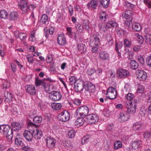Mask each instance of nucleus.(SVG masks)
<instances>
[{"instance_id": "f257e3e1", "label": "nucleus", "mask_w": 151, "mask_h": 151, "mask_svg": "<svg viewBox=\"0 0 151 151\" xmlns=\"http://www.w3.org/2000/svg\"><path fill=\"white\" fill-rule=\"evenodd\" d=\"M133 12L131 10H128L124 11L122 14L123 19L126 20L125 21V24L128 27H129L132 23Z\"/></svg>"}, {"instance_id": "f03ea898", "label": "nucleus", "mask_w": 151, "mask_h": 151, "mask_svg": "<svg viewBox=\"0 0 151 151\" xmlns=\"http://www.w3.org/2000/svg\"><path fill=\"white\" fill-rule=\"evenodd\" d=\"M34 124L32 122H29L28 124V128L29 130L25 131L23 135L26 139L28 141H31L33 137L32 126Z\"/></svg>"}, {"instance_id": "7ed1b4c3", "label": "nucleus", "mask_w": 151, "mask_h": 151, "mask_svg": "<svg viewBox=\"0 0 151 151\" xmlns=\"http://www.w3.org/2000/svg\"><path fill=\"white\" fill-rule=\"evenodd\" d=\"M89 111V108L86 106H83L78 108L76 110V115L82 117H85L88 114Z\"/></svg>"}, {"instance_id": "20e7f679", "label": "nucleus", "mask_w": 151, "mask_h": 151, "mask_svg": "<svg viewBox=\"0 0 151 151\" xmlns=\"http://www.w3.org/2000/svg\"><path fill=\"white\" fill-rule=\"evenodd\" d=\"M106 97L110 99H114L117 97L116 90L113 87H109L106 94Z\"/></svg>"}, {"instance_id": "39448f33", "label": "nucleus", "mask_w": 151, "mask_h": 151, "mask_svg": "<svg viewBox=\"0 0 151 151\" xmlns=\"http://www.w3.org/2000/svg\"><path fill=\"white\" fill-rule=\"evenodd\" d=\"M62 95L59 92L56 91H52L50 94L49 97L53 101H57L60 100Z\"/></svg>"}, {"instance_id": "423d86ee", "label": "nucleus", "mask_w": 151, "mask_h": 151, "mask_svg": "<svg viewBox=\"0 0 151 151\" xmlns=\"http://www.w3.org/2000/svg\"><path fill=\"white\" fill-rule=\"evenodd\" d=\"M117 25V23L113 21H110L109 22L105 27L104 26H101L99 25V28L100 31L102 32H105L106 31L107 28L115 27Z\"/></svg>"}, {"instance_id": "0eeeda50", "label": "nucleus", "mask_w": 151, "mask_h": 151, "mask_svg": "<svg viewBox=\"0 0 151 151\" xmlns=\"http://www.w3.org/2000/svg\"><path fill=\"white\" fill-rule=\"evenodd\" d=\"M84 87V82L80 79H78L76 80L74 84V88L76 92L83 91V88Z\"/></svg>"}, {"instance_id": "6e6552de", "label": "nucleus", "mask_w": 151, "mask_h": 151, "mask_svg": "<svg viewBox=\"0 0 151 151\" xmlns=\"http://www.w3.org/2000/svg\"><path fill=\"white\" fill-rule=\"evenodd\" d=\"M84 91L83 93V94L85 96H88L90 94V92H93L95 90V86L91 83H89L87 85H84L83 91Z\"/></svg>"}, {"instance_id": "1a4fd4ad", "label": "nucleus", "mask_w": 151, "mask_h": 151, "mask_svg": "<svg viewBox=\"0 0 151 151\" xmlns=\"http://www.w3.org/2000/svg\"><path fill=\"white\" fill-rule=\"evenodd\" d=\"M70 117L69 113L66 111L61 112L58 116V118L60 121L65 122L68 121Z\"/></svg>"}, {"instance_id": "9d476101", "label": "nucleus", "mask_w": 151, "mask_h": 151, "mask_svg": "<svg viewBox=\"0 0 151 151\" xmlns=\"http://www.w3.org/2000/svg\"><path fill=\"white\" fill-rule=\"evenodd\" d=\"M137 79L140 81H144L147 78L146 72L143 70H138L136 72Z\"/></svg>"}, {"instance_id": "9b49d317", "label": "nucleus", "mask_w": 151, "mask_h": 151, "mask_svg": "<svg viewBox=\"0 0 151 151\" xmlns=\"http://www.w3.org/2000/svg\"><path fill=\"white\" fill-rule=\"evenodd\" d=\"M126 107L127 108V111L129 113H134L136 109L137 105L135 103H132V102H127Z\"/></svg>"}, {"instance_id": "f8f14e48", "label": "nucleus", "mask_w": 151, "mask_h": 151, "mask_svg": "<svg viewBox=\"0 0 151 151\" xmlns=\"http://www.w3.org/2000/svg\"><path fill=\"white\" fill-rule=\"evenodd\" d=\"M142 141L139 139L133 140L130 144L131 147L135 150H139L140 148L142 145Z\"/></svg>"}, {"instance_id": "ddd939ff", "label": "nucleus", "mask_w": 151, "mask_h": 151, "mask_svg": "<svg viewBox=\"0 0 151 151\" xmlns=\"http://www.w3.org/2000/svg\"><path fill=\"white\" fill-rule=\"evenodd\" d=\"M32 129L33 130V137L36 139H40L42 136V131L39 128L35 127L34 125L32 126Z\"/></svg>"}, {"instance_id": "4468645a", "label": "nucleus", "mask_w": 151, "mask_h": 151, "mask_svg": "<svg viewBox=\"0 0 151 151\" xmlns=\"http://www.w3.org/2000/svg\"><path fill=\"white\" fill-rule=\"evenodd\" d=\"M87 122L89 124H94L98 121L99 118L98 116L96 114H91L87 115Z\"/></svg>"}, {"instance_id": "2eb2a0df", "label": "nucleus", "mask_w": 151, "mask_h": 151, "mask_svg": "<svg viewBox=\"0 0 151 151\" xmlns=\"http://www.w3.org/2000/svg\"><path fill=\"white\" fill-rule=\"evenodd\" d=\"M45 142L46 146L49 148L53 149L55 147L56 141L53 138L48 137L46 139Z\"/></svg>"}, {"instance_id": "dca6fc26", "label": "nucleus", "mask_w": 151, "mask_h": 151, "mask_svg": "<svg viewBox=\"0 0 151 151\" xmlns=\"http://www.w3.org/2000/svg\"><path fill=\"white\" fill-rule=\"evenodd\" d=\"M10 131L12 132V130L9 125L3 124L0 126V132L4 135L9 133Z\"/></svg>"}, {"instance_id": "f3484780", "label": "nucleus", "mask_w": 151, "mask_h": 151, "mask_svg": "<svg viewBox=\"0 0 151 151\" xmlns=\"http://www.w3.org/2000/svg\"><path fill=\"white\" fill-rule=\"evenodd\" d=\"M18 6L23 13H26L29 10V7L27 5L26 1H22L18 4Z\"/></svg>"}, {"instance_id": "a211bd4d", "label": "nucleus", "mask_w": 151, "mask_h": 151, "mask_svg": "<svg viewBox=\"0 0 151 151\" xmlns=\"http://www.w3.org/2000/svg\"><path fill=\"white\" fill-rule=\"evenodd\" d=\"M27 93L32 95H34L36 93V89L34 86L32 85H27L25 87Z\"/></svg>"}, {"instance_id": "6ab92c4d", "label": "nucleus", "mask_w": 151, "mask_h": 151, "mask_svg": "<svg viewBox=\"0 0 151 151\" xmlns=\"http://www.w3.org/2000/svg\"><path fill=\"white\" fill-rule=\"evenodd\" d=\"M100 36L98 33H95L93 35L92 38L93 40V42L96 46H98L100 44Z\"/></svg>"}, {"instance_id": "aec40b11", "label": "nucleus", "mask_w": 151, "mask_h": 151, "mask_svg": "<svg viewBox=\"0 0 151 151\" xmlns=\"http://www.w3.org/2000/svg\"><path fill=\"white\" fill-rule=\"evenodd\" d=\"M4 94L5 98V102L7 103L11 102L13 98L12 94L8 91H5Z\"/></svg>"}, {"instance_id": "412c9836", "label": "nucleus", "mask_w": 151, "mask_h": 151, "mask_svg": "<svg viewBox=\"0 0 151 151\" xmlns=\"http://www.w3.org/2000/svg\"><path fill=\"white\" fill-rule=\"evenodd\" d=\"M57 40L58 44L60 45H63L66 43V38L63 34H60L58 35Z\"/></svg>"}, {"instance_id": "4be33fe9", "label": "nucleus", "mask_w": 151, "mask_h": 151, "mask_svg": "<svg viewBox=\"0 0 151 151\" xmlns=\"http://www.w3.org/2000/svg\"><path fill=\"white\" fill-rule=\"evenodd\" d=\"M119 78H122L126 77L129 74L128 72L125 70L119 69L117 72Z\"/></svg>"}, {"instance_id": "5701e85b", "label": "nucleus", "mask_w": 151, "mask_h": 151, "mask_svg": "<svg viewBox=\"0 0 151 151\" xmlns=\"http://www.w3.org/2000/svg\"><path fill=\"white\" fill-rule=\"evenodd\" d=\"M99 58L103 60H108L109 58V54L105 51L100 52L99 54Z\"/></svg>"}, {"instance_id": "b1692460", "label": "nucleus", "mask_w": 151, "mask_h": 151, "mask_svg": "<svg viewBox=\"0 0 151 151\" xmlns=\"http://www.w3.org/2000/svg\"><path fill=\"white\" fill-rule=\"evenodd\" d=\"M14 35L16 38H19L21 40H22L27 38V36L25 34L19 32L18 31H15L14 32Z\"/></svg>"}, {"instance_id": "393cba45", "label": "nucleus", "mask_w": 151, "mask_h": 151, "mask_svg": "<svg viewBox=\"0 0 151 151\" xmlns=\"http://www.w3.org/2000/svg\"><path fill=\"white\" fill-rule=\"evenodd\" d=\"M50 106L54 110H58L60 109L62 106L60 103L54 102L51 104Z\"/></svg>"}, {"instance_id": "a878e982", "label": "nucleus", "mask_w": 151, "mask_h": 151, "mask_svg": "<svg viewBox=\"0 0 151 151\" xmlns=\"http://www.w3.org/2000/svg\"><path fill=\"white\" fill-rule=\"evenodd\" d=\"M143 127L142 123L140 122L134 123L133 125V128L135 130H140L142 129Z\"/></svg>"}, {"instance_id": "bb28decb", "label": "nucleus", "mask_w": 151, "mask_h": 151, "mask_svg": "<svg viewBox=\"0 0 151 151\" xmlns=\"http://www.w3.org/2000/svg\"><path fill=\"white\" fill-rule=\"evenodd\" d=\"M66 29L67 31V35L70 37H73L75 39L77 37L76 33L72 32V28L66 27Z\"/></svg>"}, {"instance_id": "cd10ccee", "label": "nucleus", "mask_w": 151, "mask_h": 151, "mask_svg": "<svg viewBox=\"0 0 151 151\" xmlns=\"http://www.w3.org/2000/svg\"><path fill=\"white\" fill-rule=\"evenodd\" d=\"M129 116L127 113L125 112H122L120 114L119 119V120H121V122H123L127 120Z\"/></svg>"}, {"instance_id": "c85d7f7f", "label": "nucleus", "mask_w": 151, "mask_h": 151, "mask_svg": "<svg viewBox=\"0 0 151 151\" xmlns=\"http://www.w3.org/2000/svg\"><path fill=\"white\" fill-rule=\"evenodd\" d=\"M13 129L15 131L20 130L21 128V126L18 122H13L12 123Z\"/></svg>"}, {"instance_id": "c756f323", "label": "nucleus", "mask_w": 151, "mask_h": 151, "mask_svg": "<svg viewBox=\"0 0 151 151\" xmlns=\"http://www.w3.org/2000/svg\"><path fill=\"white\" fill-rule=\"evenodd\" d=\"M145 42L147 45H151V35L146 33L144 36Z\"/></svg>"}, {"instance_id": "7c9ffc66", "label": "nucleus", "mask_w": 151, "mask_h": 151, "mask_svg": "<svg viewBox=\"0 0 151 151\" xmlns=\"http://www.w3.org/2000/svg\"><path fill=\"white\" fill-rule=\"evenodd\" d=\"M132 27L133 30L136 31H139L141 29L140 24L138 22H135L133 23L132 25Z\"/></svg>"}, {"instance_id": "2f4dec72", "label": "nucleus", "mask_w": 151, "mask_h": 151, "mask_svg": "<svg viewBox=\"0 0 151 151\" xmlns=\"http://www.w3.org/2000/svg\"><path fill=\"white\" fill-rule=\"evenodd\" d=\"M78 49L81 53H85L86 52V46L84 44H80L78 45Z\"/></svg>"}, {"instance_id": "473e14b6", "label": "nucleus", "mask_w": 151, "mask_h": 151, "mask_svg": "<svg viewBox=\"0 0 151 151\" xmlns=\"http://www.w3.org/2000/svg\"><path fill=\"white\" fill-rule=\"evenodd\" d=\"M97 5V2L94 0H91L88 4V6L89 9L91 8L96 9Z\"/></svg>"}, {"instance_id": "72a5a7b5", "label": "nucleus", "mask_w": 151, "mask_h": 151, "mask_svg": "<svg viewBox=\"0 0 151 151\" xmlns=\"http://www.w3.org/2000/svg\"><path fill=\"white\" fill-rule=\"evenodd\" d=\"M84 119H83V117L78 118L75 121V124L78 127L80 126L84 123Z\"/></svg>"}, {"instance_id": "f704fd0d", "label": "nucleus", "mask_w": 151, "mask_h": 151, "mask_svg": "<svg viewBox=\"0 0 151 151\" xmlns=\"http://www.w3.org/2000/svg\"><path fill=\"white\" fill-rule=\"evenodd\" d=\"M15 143L16 145L19 146L22 145V142L20 138V136L19 134H17L16 137Z\"/></svg>"}, {"instance_id": "c9c22d12", "label": "nucleus", "mask_w": 151, "mask_h": 151, "mask_svg": "<svg viewBox=\"0 0 151 151\" xmlns=\"http://www.w3.org/2000/svg\"><path fill=\"white\" fill-rule=\"evenodd\" d=\"M7 12L4 10H2L0 11V17L1 18L6 19L8 16Z\"/></svg>"}, {"instance_id": "e433bc0d", "label": "nucleus", "mask_w": 151, "mask_h": 151, "mask_svg": "<svg viewBox=\"0 0 151 151\" xmlns=\"http://www.w3.org/2000/svg\"><path fill=\"white\" fill-rule=\"evenodd\" d=\"M91 137V135H87L84 137L82 139L81 143L82 145H84L88 142L90 140Z\"/></svg>"}, {"instance_id": "4c0bfd02", "label": "nucleus", "mask_w": 151, "mask_h": 151, "mask_svg": "<svg viewBox=\"0 0 151 151\" xmlns=\"http://www.w3.org/2000/svg\"><path fill=\"white\" fill-rule=\"evenodd\" d=\"M122 147V143L119 140H117L114 143V149L115 150L120 148H121Z\"/></svg>"}, {"instance_id": "58836bf2", "label": "nucleus", "mask_w": 151, "mask_h": 151, "mask_svg": "<svg viewBox=\"0 0 151 151\" xmlns=\"http://www.w3.org/2000/svg\"><path fill=\"white\" fill-rule=\"evenodd\" d=\"M35 30H33L30 33V36L29 38L30 41L32 42L35 41L36 40L35 37Z\"/></svg>"}, {"instance_id": "ea45409f", "label": "nucleus", "mask_w": 151, "mask_h": 151, "mask_svg": "<svg viewBox=\"0 0 151 151\" xmlns=\"http://www.w3.org/2000/svg\"><path fill=\"white\" fill-rule=\"evenodd\" d=\"M143 136L147 140H149L151 138V132L149 131H145L143 133Z\"/></svg>"}, {"instance_id": "a19ab883", "label": "nucleus", "mask_w": 151, "mask_h": 151, "mask_svg": "<svg viewBox=\"0 0 151 151\" xmlns=\"http://www.w3.org/2000/svg\"><path fill=\"white\" fill-rule=\"evenodd\" d=\"M48 16L46 14H44L42 15L40 21L42 24H45L48 21Z\"/></svg>"}, {"instance_id": "79ce46f5", "label": "nucleus", "mask_w": 151, "mask_h": 151, "mask_svg": "<svg viewBox=\"0 0 151 151\" xmlns=\"http://www.w3.org/2000/svg\"><path fill=\"white\" fill-rule=\"evenodd\" d=\"M99 18L100 20L102 21H105L107 18L108 17L106 15L105 12H103L101 14Z\"/></svg>"}, {"instance_id": "37998d69", "label": "nucleus", "mask_w": 151, "mask_h": 151, "mask_svg": "<svg viewBox=\"0 0 151 151\" xmlns=\"http://www.w3.org/2000/svg\"><path fill=\"white\" fill-rule=\"evenodd\" d=\"M18 14L17 12H11L10 15V17L12 20H15L17 17Z\"/></svg>"}, {"instance_id": "c03bdc74", "label": "nucleus", "mask_w": 151, "mask_h": 151, "mask_svg": "<svg viewBox=\"0 0 151 151\" xmlns=\"http://www.w3.org/2000/svg\"><path fill=\"white\" fill-rule=\"evenodd\" d=\"M110 0H100V2L103 6L107 7L109 5Z\"/></svg>"}, {"instance_id": "a18cd8bd", "label": "nucleus", "mask_w": 151, "mask_h": 151, "mask_svg": "<svg viewBox=\"0 0 151 151\" xmlns=\"http://www.w3.org/2000/svg\"><path fill=\"white\" fill-rule=\"evenodd\" d=\"M35 84L36 86L45 85V82L42 80L36 78L35 81Z\"/></svg>"}, {"instance_id": "49530a36", "label": "nucleus", "mask_w": 151, "mask_h": 151, "mask_svg": "<svg viewBox=\"0 0 151 151\" xmlns=\"http://www.w3.org/2000/svg\"><path fill=\"white\" fill-rule=\"evenodd\" d=\"M132 42L129 40L127 39H125L124 42V45L125 47H128L131 46Z\"/></svg>"}, {"instance_id": "de8ad7c7", "label": "nucleus", "mask_w": 151, "mask_h": 151, "mask_svg": "<svg viewBox=\"0 0 151 151\" xmlns=\"http://www.w3.org/2000/svg\"><path fill=\"white\" fill-rule=\"evenodd\" d=\"M131 67L133 69H137L138 67L137 63L134 60H132L130 62Z\"/></svg>"}, {"instance_id": "09e8293b", "label": "nucleus", "mask_w": 151, "mask_h": 151, "mask_svg": "<svg viewBox=\"0 0 151 151\" xmlns=\"http://www.w3.org/2000/svg\"><path fill=\"white\" fill-rule=\"evenodd\" d=\"M42 120V117L40 116L35 117L33 119V122L35 123H39L41 122Z\"/></svg>"}, {"instance_id": "8fccbe9b", "label": "nucleus", "mask_w": 151, "mask_h": 151, "mask_svg": "<svg viewBox=\"0 0 151 151\" xmlns=\"http://www.w3.org/2000/svg\"><path fill=\"white\" fill-rule=\"evenodd\" d=\"M107 40L109 45H111L113 43V40L111 34H109L106 37Z\"/></svg>"}, {"instance_id": "3c124183", "label": "nucleus", "mask_w": 151, "mask_h": 151, "mask_svg": "<svg viewBox=\"0 0 151 151\" xmlns=\"http://www.w3.org/2000/svg\"><path fill=\"white\" fill-rule=\"evenodd\" d=\"M76 25V27L77 30L79 32L81 33L82 32L83 30V27L79 23H78Z\"/></svg>"}, {"instance_id": "603ef678", "label": "nucleus", "mask_w": 151, "mask_h": 151, "mask_svg": "<svg viewBox=\"0 0 151 151\" xmlns=\"http://www.w3.org/2000/svg\"><path fill=\"white\" fill-rule=\"evenodd\" d=\"M135 36L137 39H138L139 43L142 44L143 42L144 39L143 37L142 36L140 35L138 33H136Z\"/></svg>"}, {"instance_id": "864d4df0", "label": "nucleus", "mask_w": 151, "mask_h": 151, "mask_svg": "<svg viewBox=\"0 0 151 151\" xmlns=\"http://www.w3.org/2000/svg\"><path fill=\"white\" fill-rule=\"evenodd\" d=\"M89 22L87 20H84L83 21V24L85 28L87 30H88L89 28Z\"/></svg>"}, {"instance_id": "5fc2aeb1", "label": "nucleus", "mask_w": 151, "mask_h": 151, "mask_svg": "<svg viewBox=\"0 0 151 151\" xmlns=\"http://www.w3.org/2000/svg\"><path fill=\"white\" fill-rule=\"evenodd\" d=\"M144 87L141 85H139L138 88L137 89L136 92L139 93H142L144 92Z\"/></svg>"}, {"instance_id": "6e6d98bb", "label": "nucleus", "mask_w": 151, "mask_h": 151, "mask_svg": "<svg viewBox=\"0 0 151 151\" xmlns=\"http://www.w3.org/2000/svg\"><path fill=\"white\" fill-rule=\"evenodd\" d=\"M36 111L35 110L30 111L28 113L29 116L31 118H32L36 114Z\"/></svg>"}, {"instance_id": "4d7b16f0", "label": "nucleus", "mask_w": 151, "mask_h": 151, "mask_svg": "<svg viewBox=\"0 0 151 151\" xmlns=\"http://www.w3.org/2000/svg\"><path fill=\"white\" fill-rule=\"evenodd\" d=\"M76 132L74 130H72L68 132V135L70 138H73L75 135Z\"/></svg>"}, {"instance_id": "13d9d810", "label": "nucleus", "mask_w": 151, "mask_h": 151, "mask_svg": "<svg viewBox=\"0 0 151 151\" xmlns=\"http://www.w3.org/2000/svg\"><path fill=\"white\" fill-rule=\"evenodd\" d=\"M10 84L9 82L8 81H5L3 84V90L4 89H7L9 88L10 86Z\"/></svg>"}, {"instance_id": "bf43d9fd", "label": "nucleus", "mask_w": 151, "mask_h": 151, "mask_svg": "<svg viewBox=\"0 0 151 151\" xmlns=\"http://www.w3.org/2000/svg\"><path fill=\"white\" fill-rule=\"evenodd\" d=\"M5 135L6 136V137L8 141H10L12 140V138L13 135V132L10 131L9 133L8 134H6Z\"/></svg>"}, {"instance_id": "052dcab7", "label": "nucleus", "mask_w": 151, "mask_h": 151, "mask_svg": "<svg viewBox=\"0 0 151 151\" xmlns=\"http://www.w3.org/2000/svg\"><path fill=\"white\" fill-rule=\"evenodd\" d=\"M134 97V95L131 93H128L126 97V99L129 101L131 100Z\"/></svg>"}, {"instance_id": "680f3d73", "label": "nucleus", "mask_w": 151, "mask_h": 151, "mask_svg": "<svg viewBox=\"0 0 151 151\" xmlns=\"http://www.w3.org/2000/svg\"><path fill=\"white\" fill-rule=\"evenodd\" d=\"M137 60L141 64H143L144 63V58L143 57L140 55L139 56L137 57Z\"/></svg>"}, {"instance_id": "e2e57ef3", "label": "nucleus", "mask_w": 151, "mask_h": 151, "mask_svg": "<svg viewBox=\"0 0 151 151\" xmlns=\"http://www.w3.org/2000/svg\"><path fill=\"white\" fill-rule=\"evenodd\" d=\"M5 54V49L0 44V54L2 56H4Z\"/></svg>"}, {"instance_id": "0e129e2a", "label": "nucleus", "mask_w": 151, "mask_h": 151, "mask_svg": "<svg viewBox=\"0 0 151 151\" xmlns=\"http://www.w3.org/2000/svg\"><path fill=\"white\" fill-rule=\"evenodd\" d=\"M69 83L70 84H73L74 83H75V82L76 80V78L74 76H70L69 78Z\"/></svg>"}, {"instance_id": "69168bd1", "label": "nucleus", "mask_w": 151, "mask_h": 151, "mask_svg": "<svg viewBox=\"0 0 151 151\" xmlns=\"http://www.w3.org/2000/svg\"><path fill=\"white\" fill-rule=\"evenodd\" d=\"M53 60V58L51 55H48L46 59V61L47 63H51Z\"/></svg>"}, {"instance_id": "338daca9", "label": "nucleus", "mask_w": 151, "mask_h": 151, "mask_svg": "<svg viewBox=\"0 0 151 151\" xmlns=\"http://www.w3.org/2000/svg\"><path fill=\"white\" fill-rule=\"evenodd\" d=\"M125 5L127 7V8L130 9H132L134 7V5L131 3L128 2H125Z\"/></svg>"}, {"instance_id": "774afa93", "label": "nucleus", "mask_w": 151, "mask_h": 151, "mask_svg": "<svg viewBox=\"0 0 151 151\" xmlns=\"http://www.w3.org/2000/svg\"><path fill=\"white\" fill-rule=\"evenodd\" d=\"M95 71V69L91 68H89L87 71V74L89 75H92Z\"/></svg>"}]
</instances>
